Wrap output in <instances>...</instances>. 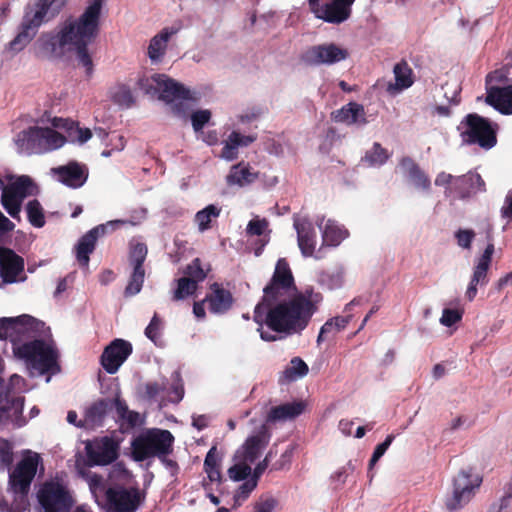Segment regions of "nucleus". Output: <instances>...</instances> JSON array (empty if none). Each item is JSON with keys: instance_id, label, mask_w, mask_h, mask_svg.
<instances>
[{"instance_id": "nucleus-1", "label": "nucleus", "mask_w": 512, "mask_h": 512, "mask_svg": "<svg viewBox=\"0 0 512 512\" xmlns=\"http://www.w3.org/2000/svg\"><path fill=\"white\" fill-rule=\"evenodd\" d=\"M322 301L323 295L312 286L297 289L288 261L280 258L263 288L261 301L255 306L253 319L260 326L265 323L276 333L300 334L308 327Z\"/></svg>"}, {"instance_id": "nucleus-2", "label": "nucleus", "mask_w": 512, "mask_h": 512, "mask_svg": "<svg viewBox=\"0 0 512 512\" xmlns=\"http://www.w3.org/2000/svg\"><path fill=\"white\" fill-rule=\"evenodd\" d=\"M102 7L103 0H90L77 19H67L56 34L41 35L38 40L41 51L49 57L63 55L65 48L74 51L86 74L91 76L93 61L88 46L98 37Z\"/></svg>"}, {"instance_id": "nucleus-3", "label": "nucleus", "mask_w": 512, "mask_h": 512, "mask_svg": "<svg viewBox=\"0 0 512 512\" xmlns=\"http://www.w3.org/2000/svg\"><path fill=\"white\" fill-rule=\"evenodd\" d=\"M67 0H35L24 8L20 31L8 44V49L14 53L23 50L34 38L39 27L60 14Z\"/></svg>"}, {"instance_id": "nucleus-4", "label": "nucleus", "mask_w": 512, "mask_h": 512, "mask_svg": "<svg viewBox=\"0 0 512 512\" xmlns=\"http://www.w3.org/2000/svg\"><path fill=\"white\" fill-rule=\"evenodd\" d=\"M46 329L43 321L28 314L0 319V339L11 342L13 354L16 358L18 357V348L40 339L45 334Z\"/></svg>"}, {"instance_id": "nucleus-5", "label": "nucleus", "mask_w": 512, "mask_h": 512, "mask_svg": "<svg viewBox=\"0 0 512 512\" xmlns=\"http://www.w3.org/2000/svg\"><path fill=\"white\" fill-rule=\"evenodd\" d=\"M174 442L175 437L169 430L149 428L132 439L131 456L134 461L142 462L150 458L172 454Z\"/></svg>"}, {"instance_id": "nucleus-6", "label": "nucleus", "mask_w": 512, "mask_h": 512, "mask_svg": "<svg viewBox=\"0 0 512 512\" xmlns=\"http://www.w3.org/2000/svg\"><path fill=\"white\" fill-rule=\"evenodd\" d=\"M498 124L477 113L467 114L458 125L462 143L490 150L497 144Z\"/></svg>"}, {"instance_id": "nucleus-7", "label": "nucleus", "mask_w": 512, "mask_h": 512, "mask_svg": "<svg viewBox=\"0 0 512 512\" xmlns=\"http://www.w3.org/2000/svg\"><path fill=\"white\" fill-rule=\"evenodd\" d=\"M65 143V136L49 127L31 126L20 131L15 138L18 149L28 155L44 154L59 149Z\"/></svg>"}, {"instance_id": "nucleus-8", "label": "nucleus", "mask_w": 512, "mask_h": 512, "mask_svg": "<svg viewBox=\"0 0 512 512\" xmlns=\"http://www.w3.org/2000/svg\"><path fill=\"white\" fill-rule=\"evenodd\" d=\"M17 353L18 359L24 360L29 367L37 370L41 375L59 371L57 352L42 337L22 345L17 349Z\"/></svg>"}, {"instance_id": "nucleus-9", "label": "nucleus", "mask_w": 512, "mask_h": 512, "mask_svg": "<svg viewBox=\"0 0 512 512\" xmlns=\"http://www.w3.org/2000/svg\"><path fill=\"white\" fill-rule=\"evenodd\" d=\"M37 500L44 512H69L73 506L68 487L57 478L46 480L40 485Z\"/></svg>"}, {"instance_id": "nucleus-10", "label": "nucleus", "mask_w": 512, "mask_h": 512, "mask_svg": "<svg viewBox=\"0 0 512 512\" xmlns=\"http://www.w3.org/2000/svg\"><path fill=\"white\" fill-rule=\"evenodd\" d=\"M85 454L88 467L107 466L115 462L119 457L120 444L110 436L95 437L86 440Z\"/></svg>"}, {"instance_id": "nucleus-11", "label": "nucleus", "mask_w": 512, "mask_h": 512, "mask_svg": "<svg viewBox=\"0 0 512 512\" xmlns=\"http://www.w3.org/2000/svg\"><path fill=\"white\" fill-rule=\"evenodd\" d=\"M0 388H4L0 391V430L10 424L13 428L23 427L27 423L23 416L24 397L14 395L3 379H0Z\"/></svg>"}, {"instance_id": "nucleus-12", "label": "nucleus", "mask_w": 512, "mask_h": 512, "mask_svg": "<svg viewBox=\"0 0 512 512\" xmlns=\"http://www.w3.org/2000/svg\"><path fill=\"white\" fill-rule=\"evenodd\" d=\"M481 481L482 479L477 474H473L471 470L460 471L453 480L452 495L446 500L447 509L453 511L467 504Z\"/></svg>"}, {"instance_id": "nucleus-13", "label": "nucleus", "mask_w": 512, "mask_h": 512, "mask_svg": "<svg viewBox=\"0 0 512 512\" xmlns=\"http://www.w3.org/2000/svg\"><path fill=\"white\" fill-rule=\"evenodd\" d=\"M486 238L488 241L487 246L473 267V273L465 293V297L470 302H472L477 295V287L485 286L489 282L488 273L495 251L491 229H488Z\"/></svg>"}, {"instance_id": "nucleus-14", "label": "nucleus", "mask_w": 512, "mask_h": 512, "mask_svg": "<svg viewBox=\"0 0 512 512\" xmlns=\"http://www.w3.org/2000/svg\"><path fill=\"white\" fill-rule=\"evenodd\" d=\"M349 52L335 43H324L308 47L301 55L307 66L333 65L347 59Z\"/></svg>"}, {"instance_id": "nucleus-15", "label": "nucleus", "mask_w": 512, "mask_h": 512, "mask_svg": "<svg viewBox=\"0 0 512 512\" xmlns=\"http://www.w3.org/2000/svg\"><path fill=\"white\" fill-rule=\"evenodd\" d=\"M39 455L24 456L9 475V485L16 494L27 495L37 473Z\"/></svg>"}, {"instance_id": "nucleus-16", "label": "nucleus", "mask_w": 512, "mask_h": 512, "mask_svg": "<svg viewBox=\"0 0 512 512\" xmlns=\"http://www.w3.org/2000/svg\"><path fill=\"white\" fill-rule=\"evenodd\" d=\"M124 221L114 220L105 224L97 225L86 232L75 246L76 259L81 267L87 268L90 261V254L94 252L97 240L100 236L105 235L109 230L114 231Z\"/></svg>"}, {"instance_id": "nucleus-17", "label": "nucleus", "mask_w": 512, "mask_h": 512, "mask_svg": "<svg viewBox=\"0 0 512 512\" xmlns=\"http://www.w3.org/2000/svg\"><path fill=\"white\" fill-rule=\"evenodd\" d=\"M132 352L133 346L129 341L116 338L104 348L101 365L107 373L115 374Z\"/></svg>"}, {"instance_id": "nucleus-18", "label": "nucleus", "mask_w": 512, "mask_h": 512, "mask_svg": "<svg viewBox=\"0 0 512 512\" xmlns=\"http://www.w3.org/2000/svg\"><path fill=\"white\" fill-rule=\"evenodd\" d=\"M24 259L7 247H0V277L5 284L24 281Z\"/></svg>"}, {"instance_id": "nucleus-19", "label": "nucleus", "mask_w": 512, "mask_h": 512, "mask_svg": "<svg viewBox=\"0 0 512 512\" xmlns=\"http://www.w3.org/2000/svg\"><path fill=\"white\" fill-rule=\"evenodd\" d=\"M321 0L311 2L308 0L310 10L314 15L327 23L340 24L345 22L351 15L352 9L340 2L339 0H331L321 6L319 4Z\"/></svg>"}, {"instance_id": "nucleus-20", "label": "nucleus", "mask_w": 512, "mask_h": 512, "mask_svg": "<svg viewBox=\"0 0 512 512\" xmlns=\"http://www.w3.org/2000/svg\"><path fill=\"white\" fill-rule=\"evenodd\" d=\"M152 82L156 84V88L160 91L159 98L167 103L175 100H196L192 93L183 84L167 77L164 74H155L151 78Z\"/></svg>"}, {"instance_id": "nucleus-21", "label": "nucleus", "mask_w": 512, "mask_h": 512, "mask_svg": "<svg viewBox=\"0 0 512 512\" xmlns=\"http://www.w3.org/2000/svg\"><path fill=\"white\" fill-rule=\"evenodd\" d=\"M106 500L114 512H135L140 504V494L137 489L108 488Z\"/></svg>"}, {"instance_id": "nucleus-22", "label": "nucleus", "mask_w": 512, "mask_h": 512, "mask_svg": "<svg viewBox=\"0 0 512 512\" xmlns=\"http://www.w3.org/2000/svg\"><path fill=\"white\" fill-rule=\"evenodd\" d=\"M57 180L65 186L73 189L82 187L88 178V169L85 165L76 161H70L68 164L51 169Z\"/></svg>"}, {"instance_id": "nucleus-23", "label": "nucleus", "mask_w": 512, "mask_h": 512, "mask_svg": "<svg viewBox=\"0 0 512 512\" xmlns=\"http://www.w3.org/2000/svg\"><path fill=\"white\" fill-rule=\"evenodd\" d=\"M271 434L266 424L261 425L255 435L248 437L242 446V450L238 451L236 458L244 460L250 464L254 463L261 454L270 440Z\"/></svg>"}, {"instance_id": "nucleus-24", "label": "nucleus", "mask_w": 512, "mask_h": 512, "mask_svg": "<svg viewBox=\"0 0 512 512\" xmlns=\"http://www.w3.org/2000/svg\"><path fill=\"white\" fill-rule=\"evenodd\" d=\"M205 301H207L208 309L212 314L221 315L231 309L234 298L229 290L223 288L221 284L214 282L210 285V293L206 295Z\"/></svg>"}, {"instance_id": "nucleus-25", "label": "nucleus", "mask_w": 512, "mask_h": 512, "mask_svg": "<svg viewBox=\"0 0 512 512\" xmlns=\"http://www.w3.org/2000/svg\"><path fill=\"white\" fill-rule=\"evenodd\" d=\"M485 103L504 115L512 114V85L486 88Z\"/></svg>"}, {"instance_id": "nucleus-26", "label": "nucleus", "mask_w": 512, "mask_h": 512, "mask_svg": "<svg viewBox=\"0 0 512 512\" xmlns=\"http://www.w3.org/2000/svg\"><path fill=\"white\" fill-rule=\"evenodd\" d=\"M52 127L64 130L67 134L65 137L66 142L84 144L92 137V131L89 128H82L79 122L65 119L62 117H54L51 119Z\"/></svg>"}, {"instance_id": "nucleus-27", "label": "nucleus", "mask_w": 512, "mask_h": 512, "mask_svg": "<svg viewBox=\"0 0 512 512\" xmlns=\"http://www.w3.org/2000/svg\"><path fill=\"white\" fill-rule=\"evenodd\" d=\"M294 227L302 254L306 257L312 256L316 246V232L313 224L307 218H301L294 220Z\"/></svg>"}, {"instance_id": "nucleus-28", "label": "nucleus", "mask_w": 512, "mask_h": 512, "mask_svg": "<svg viewBox=\"0 0 512 512\" xmlns=\"http://www.w3.org/2000/svg\"><path fill=\"white\" fill-rule=\"evenodd\" d=\"M306 408L303 401H293L278 406H273L266 416V423L284 422L300 416Z\"/></svg>"}, {"instance_id": "nucleus-29", "label": "nucleus", "mask_w": 512, "mask_h": 512, "mask_svg": "<svg viewBox=\"0 0 512 512\" xmlns=\"http://www.w3.org/2000/svg\"><path fill=\"white\" fill-rule=\"evenodd\" d=\"M331 115L335 122L347 125H364L367 123L363 105L356 102H349L340 109L333 111Z\"/></svg>"}, {"instance_id": "nucleus-30", "label": "nucleus", "mask_w": 512, "mask_h": 512, "mask_svg": "<svg viewBox=\"0 0 512 512\" xmlns=\"http://www.w3.org/2000/svg\"><path fill=\"white\" fill-rule=\"evenodd\" d=\"M400 166L416 188L422 190L430 189V178L412 158L403 157L400 160Z\"/></svg>"}, {"instance_id": "nucleus-31", "label": "nucleus", "mask_w": 512, "mask_h": 512, "mask_svg": "<svg viewBox=\"0 0 512 512\" xmlns=\"http://www.w3.org/2000/svg\"><path fill=\"white\" fill-rule=\"evenodd\" d=\"M454 189L458 192L460 198L464 199L474 191H485V182L480 174L469 172L466 175L455 179Z\"/></svg>"}, {"instance_id": "nucleus-32", "label": "nucleus", "mask_w": 512, "mask_h": 512, "mask_svg": "<svg viewBox=\"0 0 512 512\" xmlns=\"http://www.w3.org/2000/svg\"><path fill=\"white\" fill-rule=\"evenodd\" d=\"M176 33V30L164 28L160 33L155 35L148 47V56L152 61L160 60L165 54L170 37Z\"/></svg>"}, {"instance_id": "nucleus-33", "label": "nucleus", "mask_w": 512, "mask_h": 512, "mask_svg": "<svg viewBox=\"0 0 512 512\" xmlns=\"http://www.w3.org/2000/svg\"><path fill=\"white\" fill-rule=\"evenodd\" d=\"M4 188L23 201L28 196L36 195L38 192L37 186L27 175L19 176L15 181L4 186Z\"/></svg>"}, {"instance_id": "nucleus-34", "label": "nucleus", "mask_w": 512, "mask_h": 512, "mask_svg": "<svg viewBox=\"0 0 512 512\" xmlns=\"http://www.w3.org/2000/svg\"><path fill=\"white\" fill-rule=\"evenodd\" d=\"M352 315L336 316L327 320L320 328L317 344L320 345L322 342L327 340L331 335L334 336L343 329L346 328L348 323L351 321Z\"/></svg>"}, {"instance_id": "nucleus-35", "label": "nucleus", "mask_w": 512, "mask_h": 512, "mask_svg": "<svg viewBox=\"0 0 512 512\" xmlns=\"http://www.w3.org/2000/svg\"><path fill=\"white\" fill-rule=\"evenodd\" d=\"M111 406L112 401L109 399H100L94 402L86 411L85 421L93 426L101 425Z\"/></svg>"}, {"instance_id": "nucleus-36", "label": "nucleus", "mask_w": 512, "mask_h": 512, "mask_svg": "<svg viewBox=\"0 0 512 512\" xmlns=\"http://www.w3.org/2000/svg\"><path fill=\"white\" fill-rule=\"evenodd\" d=\"M393 73L395 76V86L398 90H404L413 85L414 73L405 60L395 64Z\"/></svg>"}, {"instance_id": "nucleus-37", "label": "nucleus", "mask_w": 512, "mask_h": 512, "mask_svg": "<svg viewBox=\"0 0 512 512\" xmlns=\"http://www.w3.org/2000/svg\"><path fill=\"white\" fill-rule=\"evenodd\" d=\"M348 236V231L333 220H328L323 230V241L329 246L339 245Z\"/></svg>"}, {"instance_id": "nucleus-38", "label": "nucleus", "mask_w": 512, "mask_h": 512, "mask_svg": "<svg viewBox=\"0 0 512 512\" xmlns=\"http://www.w3.org/2000/svg\"><path fill=\"white\" fill-rule=\"evenodd\" d=\"M257 179V174L251 172L248 167L237 164L232 167L230 174L227 176L228 184H237L240 186L250 184Z\"/></svg>"}, {"instance_id": "nucleus-39", "label": "nucleus", "mask_w": 512, "mask_h": 512, "mask_svg": "<svg viewBox=\"0 0 512 512\" xmlns=\"http://www.w3.org/2000/svg\"><path fill=\"white\" fill-rule=\"evenodd\" d=\"M220 457L216 446H212L208 451L204 460V470L210 481L216 482L221 480V472L219 468Z\"/></svg>"}, {"instance_id": "nucleus-40", "label": "nucleus", "mask_w": 512, "mask_h": 512, "mask_svg": "<svg viewBox=\"0 0 512 512\" xmlns=\"http://www.w3.org/2000/svg\"><path fill=\"white\" fill-rule=\"evenodd\" d=\"M23 200L14 196L6 188L3 187L1 194V204L5 211L18 222L21 221L20 212Z\"/></svg>"}, {"instance_id": "nucleus-41", "label": "nucleus", "mask_w": 512, "mask_h": 512, "mask_svg": "<svg viewBox=\"0 0 512 512\" xmlns=\"http://www.w3.org/2000/svg\"><path fill=\"white\" fill-rule=\"evenodd\" d=\"M220 208L210 204L204 209L198 211L195 215V222L198 225V229L204 232L211 228V222L213 218H217L220 215Z\"/></svg>"}, {"instance_id": "nucleus-42", "label": "nucleus", "mask_w": 512, "mask_h": 512, "mask_svg": "<svg viewBox=\"0 0 512 512\" xmlns=\"http://www.w3.org/2000/svg\"><path fill=\"white\" fill-rule=\"evenodd\" d=\"M148 254V248L142 242H130L128 261L131 267L144 268L143 264Z\"/></svg>"}, {"instance_id": "nucleus-43", "label": "nucleus", "mask_w": 512, "mask_h": 512, "mask_svg": "<svg viewBox=\"0 0 512 512\" xmlns=\"http://www.w3.org/2000/svg\"><path fill=\"white\" fill-rule=\"evenodd\" d=\"M308 371V365L300 357H294L291 359L289 366L283 371V377L287 381H294L307 375Z\"/></svg>"}, {"instance_id": "nucleus-44", "label": "nucleus", "mask_w": 512, "mask_h": 512, "mask_svg": "<svg viewBox=\"0 0 512 512\" xmlns=\"http://www.w3.org/2000/svg\"><path fill=\"white\" fill-rule=\"evenodd\" d=\"M198 288L195 281L190 278L181 277L177 279V288L173 292L172 300L180 301L193 295Z\"/></svg>"}, {"instance_id": "nucleus-45", "label": "nucleus", "mask_w": 512, "mask_h": 512, "mask_svg": "<svg viewBox=\"0 0 512 512\" xmlns=\"http://www.w3.org/2000/svg\"><path fill=\"white\" fill-rule=\"evenodd\" d=\"M241 134L237 131H233L228 139L224 142V146L221 151V157L225 160H234L238 156V148L240 147Z\"/></svg>"}, {"instance_id": "nucleus-46", "label": "nucleus", "mask_w": 512, "mask_h": 512, "mask_svg": "<svg viewBox=\"0 0 512 512\" xmlns=\"http://www.w3.org/2000/svg\"><path fill=\"white\" fill-rule=\"evenodd\" d=\"M145 278V269L132 267V272L129 277L128 284L125 288L126 296H134L138 294L143 286Z\"/></svg>"}, {"instance_id": "nucleus-47", "label": "nucleus", "mask_w": 512, "mask_h": 512, "mask_svg": "<svg viewBox=\"0 0 512 512\" xmlns=\"http://www.w3.org/2000/svg\"><path fill=\"white\" fill-rule=\"evenodd\" d=\"M27 216L30 224L36 228L45 225V216L40 202L36 199L31 200L26 205Z\"/></svg>"}, {"instance_id": "nucleus-48", "label": "nucleus", "mask_w": 512, "mask_h": 512, "mask_svg": "<svg viewBox=\"0 0 512 512\" xmlns=\"http://www.w3.org/2000/svg\"><path fill=\"white\" fill-rule=\"evenodd\" d=\"M113 100L120 106L130 108L135 103L133 93L129 86L120 84L117 86L116 91L113 94Z\"/></svg>"}, {"instance_id": "nucleus-49", "label": "nucleus", "mask_w": 512, "mask_h": 512, "mask_svg": "<svg viewBox=\"0 0 512 512\" xmlns=\"http://www.w3.org/2000/svg\"><path fill=\"white\" fill-rule=\"evenodd\" d=\"M184 274L186 278L192 279L197 285L207 277V272L202 268L200 258L193 259L191 263L186 266Z\"/></svg>"}, {"instance_id": "nucleus-50", "label": "nucleus", "mask_w": 512, "mask_h": 512, "mask_svg": "<svg viewBox=\"0 0 512 512\" xmlns=\"http://www.w3.org/2000/svg\"><path fill=\"white\" fill-rule=\"evenodd\" d=\"M388 158V151L377 142L373 144L372 149L365 155V160L368 161L370 165H382Z\"/></svg>"}, {"instance_id": "nucleus-51", "label": "nucleus", "mask_w": 512, "mask_h": 512, "mask_svg": "<svg viewBox=\"0 0 512 512\" xmlns=\"http://www.w3.org/2000/svg\"><path fill=\"white\" fill-rule=\"evenodd\" d=\"M252 472L250 463L240 460L228 469V476L233 481L245 480Z\"/></svg>"}, {"instance_id": "nucleus-52", "label": "nucleus", "mask_w": 512, "mask_h": 512, "mask_svg": "<svg viewBox=\"0 0 512 512\" xmlns=\"http://www.w3.org/2000/svg\"><path fill=\"white\" fill-rule=\"evenodd\" d=\"M256 486L257 484L255 479L247 480L246 482L241 484L233 497L234 508L240 506L241 503L249 497L250 493L256 488Z\"/></svg>"}, {"instance_id": "nucleus-53", "label": "nucleus", "mask_w": 512, "mask_h": 512, "mask_svg": "<svg viewBox=\"0 0 512 512\" xmlns=\"http://www.w3.org/2000/svg\"><path fill=\"white\" fill-rule=\"evenodd\" d=\"M13 463V450L11 443L0 437V464L4 467H10Z\"/></svg>"}, {"instance_id": "nucleus-54", "label": "nucleus", "mask_w": 512, "mask_h": 512, "mask_svg": "<svg viewBox=\"0 0 512 512\" xmlns=\"http://www.w3.org/2000/svg\"><path fill=\"white\" fill-rule=\"evenodd\" d=\"M211 119V112L209 110H197L191 115L192 127L195 132H199Z\"/></svg>"}, {"instance_id": "nucleus-55", "label": "nucleus", "mask_w": 512, "mask_h": 512, "mask_svg": "<svg viewBox=\"0 0 512 512\" xmlns=\"http://www.w3.org/2000/svg\"><path fill=\"white\" fill-rule=\"evenodd\" d=\"M475 235L472 229H458L455 232V239L461 248L470 249Z\"/></svg>"}, {"instance_id": "nucleus-56", "label": "nucleus", "mask_w": 512, "mask_h": 512, "mask_svg": "<svg viewBox=\"0 0 512 512\" xmlns=\"http://www.w3.org/2000/svg\"><path fill=\"white\" fill-rule=\"evenodd\" d=\"M463 312L458 309L445 308L440 318V323L446 327H451L461 321Z\"/></svg>"}, {"instance_id": "nucleus-57", "label": "nucleus", "mask_w": 512, "mask_h": 512, "mask_svg": "<svg viewBox=\"0 0 512 512\" xmlns=\"http://www.w3.org/2000/svg\"><path fill=\"white\" fill-rule=\"evenodd\" d=\"M162 321L159 318L158 314L155 313L152 317L150 323L145 328V335L148 339H150L153 342H156V340L159 337V332L161 328Z\"/></svg>"}, {"instance_id": "nucleus-58", "label": "nucleus", "mask_w": 512, "mask_h": 512, "mask_svg": "<svg viewBox=\"0 0 512 512\" xmlns=\"http://www.w3.org/2000/svg\"><path fill=\"white\" fill-rule=\"evenodd\" d=\"M169 395L170 402L174 404H178L184 397V385L182 379L179 377V374H177L176 381H174V383L171 385Z\"/></svg>"}, {"instance_id": "nucleus-59", "label": "nucleus", "mask_w": 512, "mask_h": 512, "mask_svg": "<svg viewBox=\"0 0 512 512\" xmlns=\"http://www.w3.org/2000/svg\"><path fill=\"white\" fill-rule=\"evenodd\" d=\"M276 455H277V451H274V448H271L268 451V453L266 454L265 458L256 465V467L253 470V474H252V478H251V479L256 480V484L258 483V479L260 478V476L267 469L271 459Z\"/></svg>"}, {"instance_id": "nucleus-60", "label": "nucleus", "mask_w": 512, "mask_h": 512, "mask_svg": "<svg viewBox=\"0 0 512 512\" xmlns=\"http://www.w3.org/2000/svg\"><path fill=\"white\" fill-rule=\"evenodd\" d=\"M278 504V501L272 497H261L254 505V512H272Z\"/></svg>"}, {"instance_id": "nucleus-61", "label": "nucleus", "mask_w": 512, "mask_h": 512, "mask_svg": "<svg viewBox=\"0 0 512 512\" xmlns=\"http://www.w3.org/2000/svg\"><path fill=\"white\" fill-rule=\"evenodd\" d=\"M268 226L266 219H253L247 225V233L250 235L261 236Z\"/></svg>"}, {"instance_id": "nucleus-62", "label": "nucleus", "mask_w": 512, "mask_h": 512, "mask_svg": "<svg viewBox=\"0 0 512 512\" xmlns=\"http://www.w3.org/2000/svg\"><path fill=\"white\" fill-rule=\"evenodd\" d=\"M171 454H165L164 456H160L157 459L165 466L166 469L169 470L172 476H176L179 473L180 467L178 463L169 458Z\"/></svg>"}, {"instance_id": "nucleus-63", "label": "nucleus", "mask_w": 512, "mask_h": 512, "mask_svg": "<svg viewBox=\"0 0 512 512\" xmlns=\"http://www.w3.org/2000/svg\"><path fill=\"white\" fill-rule=\"evenodd\" d=\"M510 498L511 495L503 496L499 503L493 504L488 512H512V508L510 506Z\"/></svg>"}, {"instance_id": "nucleus-64", "label": "nucleus", "mask_w": 512, "mask_h": 512, "mask_svg": "<svg viewBox=\"0 0 512 512\" xmlns=\"http://www.w3.org/2000/svg\"><path fill=\"white\" fill-rule=\"evenodd\" d=\"M501 215L512 220V189L508 191L505 197L504 205L501 208Z\"/></svg>"}]
</instances>
